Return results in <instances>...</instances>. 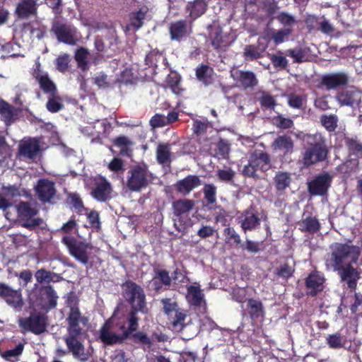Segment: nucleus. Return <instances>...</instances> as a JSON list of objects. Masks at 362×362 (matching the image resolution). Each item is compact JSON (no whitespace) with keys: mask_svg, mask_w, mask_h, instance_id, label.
<instances>
[{"mask_svg":"<svg viewBox=\"0 0 362 362\" xmlns=\"http://www.w3.org/2000/svg\"><path fill=\"white\" fill-rule=\"evenodd\" d=\"M293 272L294 269L292 267L284 264L278 269L276 274L283 279H288L293 275Z\"/></svg>","mask_w":362,"mask_h":362,"instance_id":"69168bd1","label":"nucleus"},{"mask_svg":"<svg viewBox=\"0 0 362 362\" xmlns=\"http://www.w3.org/2000/svg\"><path fill=\"white\" fill-rule=\"evenodd\" d=\"M24 345L19 343L14 349L6 350L1 353V356L6 361L9 362H16L18 361V356L23 353Z\"/></svg>","mask_w":362,"mask_h":362,"instance_id":"4c0bfd02","label":"nucleus"},{"mask_svg":"<svg viewBox=\"0 0 362 362\" xmlns=\"http://www.w3.org/2000/svg\"><path fill=\"white\" fill-rule=\"evenodd\" d=\"M66 321L67 335L64 339L69 351L75 358L81 361H88L89 356L85 352L84 346L79 339L83 333V329L79 324L81 322L85 325L88 318L82 316L79 308H74L69 310Z\"/></svg>","mask_w":362,"mask_h":362,"instance_id":"7ed1b4c3","label":"nucleus"},{"mask_svg":"<svg viewBox=\"0 0 362 362\" xmlns=\"http://www.w3.org/2000/svg\"><path fill=\"white\" fill-rule=\"evenodd\" d=\"M332 177L327 173L319 175L308 183V190L313 195H324L331 185Z\"/></svg>","mask_w":362,"mask_h":362,"instance_id":"dca6fc26","label":"nucleus"},{"mask_svg":"<svg viewBox=\"0 0 362 362\" xmlns=\"http://www.w3.org/2000/svg\"><path fill=\"white\" fill-rule=\"evenodd\" d=\"M149 125L153 129L168 126L166 121H165V116L164 115L159 114V113L155 114L150 119Z\"/></svg>","mask_w":362,"mask_h":362,"instance_id":"052dcab7","label":"nucleus"},{"mask_svg":"<svg viewBox=\"0 0 362 362\" xmlns=\"http://www.w3.org/2000/svg\"><path fill=\"white\" fill-rule=\"evenodd\" d=\"M230 76L238 86L244 88H252L258 83L255 74L252 71L234 69L231 70Z\"/></svg>","mask_w":362,"mask_h":362,"instance_id":"a211bd4d","label":"nucleus"},{"mask_svg":"<svg viewBox=\"0 0 362 362\" xmlns=\"http://www.w3.org/2000/svg\"><path fill=\"white\" fill-rule=\"evenodd\" d=\"M274 123L281 129H289L293 125V122L291 119L285 118L281 115L274 118Z\"/></svg>","mask_w":362,"mask_h":362,"instance_id":"338daca9","label":"nucleus"},{"mask_svg":"<svg viewBox=\"0 0 362 362\" xmlns=\"http://www.w3.org/2000/svg\"><path fill=\"white\" fill-rule=\"evenodd\" d=\"M18 218L23 223L21 226L30 230L40 226L43 221L41 218H34L38 214V209L32 206L28 202L21 201L16 206Z\"/></svg>","mask_w":362,"mask_h":362,"instance_id":"0eeeda50","label":"nucleus"},{"mask_svg":"<svg viewBox=\"0 0 362 362\" xmlns=\"http://www.w3.org/2000/svg\"><path fill=\"white\" fill-rule=\"evenodd\" d=\"M156 160L162 165H169L171 163V145L169 144H159L156 151Z\"/></svg>","mask_w":362,"mask_h":362,"instance_id":"bb28decb","label":"nucleus"},{"mask_svg":"<svg viewBox=\"0 0 362 362\" xmlns=\"http://www.w3.org/2000/svg\"><path fill=\"white\" fill-rule=\"evenodd\" d=\"M105 40L108 42V49L112 52L107 54V57H111L119 52L118 45L120 41L115 29H110L107 31L104 36Z\"/></svg>","mask_w":362,"mask_h":362,"instance_id":"473e14b6","label":"nucleus"},{"mask_svg":"<svg viewBox=\"0 0 362 362\" xmlns=\"http://www.w3.org/2000/svg\"><path fill=\"white\" fill-rule=\"evenodd\" d=\"M349 82V76L343 71L332 72L321 77L320 84L327 90L336 89L346 86Z\"/></svg>","mask_w":362,"mask_h":362,"instance_id":"2eb2a0df","label":"nucleus"},{"mask_svg":"<svg viewBox=\"0 0 362 362\" xmlns=\"http://www.w3.org/2000/svg\"><path fill=\"white\" fill-rule=\"evenodd\" d=\"M58 296L52 286H42L38 289L35 303L40 310L48 312L57 305Z\"/></svg>","mask_w":362,"mask_h":362,"instance_id":"9d476101","label":"nucleus"},{"mask_svg":"<svg viewBox=\"0 0 362 362\" xmlns=\"http://www.w3.org/2000/svg\"><path fill=\"white\" fill-rule=\"evenodd\" d=\"M168 86L170 88L173 93L176 95H180L181 93L180 87V77L175 75L174 76L169 75L167 79Z\"/></svg>","mask_w":362,"mask_h":362,"instance_id":"13d9d810","label":"nucleus"},{"mask_svg":"<svg viewBox=\"0 0 362 362\" xmlns=\"http://www.w3.org/2000/svg\"><path fill=\"white\" fill-rule=\"evenodd\" d=\"M324 277L318 272L311 273L305 280L306 288L310 295L315 296L323 290Z\"/></svg>","mask_w":362,"mask_h":362,"instance_id":"aec40b11","label":"nucleus"},{"mask_svg":"<svg viewBox=\"0 0 362 362\" xmlns=\"http://www.w3.org/2000/svg\"><path fill=\"white\" fill-rule=\"evenodd\" d=\"M37 199L42 203H51L57 190L54 182L47 179H40L35 187Z\"/></svg>","mask_w":362,"mask_h":362,"instance_id":"4468645a","label":"nucleus"},{"mask_svg":"<svg viewBox=\"0 0 362 362\" xmlns=\"http://www.w3.org/2000/svg\"><path fill=\"white\" fill-rule=\"evenodd\" d=\"M341 106L354 107L361 102V93L357 88L351 87L339 92L335 96Z\"/></svg>","mask_w":362,"mask_h":362,"instance_id":"f3484780","label":"nucleus"},{"mask_svg":"<svg viewBox=\"0 0 362 362\" xmlns=\"http://www.w3.org/2000/svg\"><path fill=\"white\" fill-rule=\"evenodd\" d=\"M64 104L62 103L60 97L57 96H49L48 100L46 103V108L52 113L58 112L64 108Z\"/></svg>","mask_w":362,"mask_h":362,"instance_id":"a19ab883","label":"nucleus"},{"mask_svg":"<svg viewBox=\"0 0 362 362\" xmlns=\"http://www.w3.org/2000/svg\"><path fill=\"white\" fill-rule=\"evenodd\" d=\"M250 158L257 171L266 172L270 168V158L267 153L255 151L252 154Z\"/></svg>","mask_w":362,"mask_h":362,"instance_id":"b1692460","label":"nucleus"},{"mask_svg":"<svg viewBox=\"0 0 362 362\" xmlns=\"http://www.w3.org/2000/svg\"><path fill=\"white\" fill-rule=\"evenodd\" d=\"M40 151V139L38 137L23 139L18 146V156L23 158L33 160Z\"/></svg>","mask_w":362,"mask_h":362,"instance_id":"ddd939ff","label":"nucleus"},{"mask_svg":"<svg viewBox=\"0 0 362 362\" xmlns=\"http://www.w3.org/2000/svg\"><path fill=\"white\" fill-rule=\"evenodd\" d=\"M345 341V338L338 333L329 334L326 338V342L328 346L330 348L334 349L341 348L344 346Z\"/></svg>","mask_w":362,"mask_h":362,"instance_id":"37998d69","label":"nucleus"},{"mask_svg":"<svg viewBox=\"0 0 362 362\" xmlns=\"http://www.w3.org/2000/svg\"><path fill=\"white\" fill-rule=\"evenodd\" d=\"M346 144L351 154L356 156H361L362 155V144L357 141L347 139L346 140Z\"/></svg>","mask_w":362,"mask_h":362,"instance_id":"6e6d98bb","label":"nucleus"},{"mask_svg":"<svg viewBox=\"0 0 362 362\" xmlns=\"http://www.w3.org/2000/svg\"><path fill=\"white\" fill-rule=\"evenodd\" d=\"M182 284L185 285L187 293L185 298L191 306L202 308L204 311L206 310V301L204 294L201 289V286L197 282H191L187 276H182Z\"/></svg>","mask_w":362,"mask_h":362,"instance_id":"6e6552de","label":"nucleus"},{"mask_svg":"<svg viewBox=\"0 0 362 362\" xmlns=\"http://www.w3.org/2000/svg\"><path fill=\"white\" fill-rule=\"evenodd\" d=\"M258 100L262 107L265 108H274L276 105V99L269 93L266 91H259L258 93Z\"/></svg>","mask_w":362,"mask_h":362,"instance_id":"ea45409f","label":"nucleus"},{"mask_svg":"<svg viewBox=\"0 0 362 362\" xmlns=\"http://www.w3.org/2000/svg\"><path fill=\"white\" fill-rule=\"evenodd\" d=\"M206 5L203 0H196L194 2L189 3L186 8L187 12L189 13L190 21L194 20L206 11Z\"/></svg>","mask_w":362,"mask_h":362,"instance_id":"2f4dec72","label":"nucleus"},{"mask_svg":"<svg viewBox=\"0 0 362 362\" xmlns=\"http://www.w3.org/2000/svg\"><path fill=\"white\" fill-rule=\"evenodd\" d=\"M37 83L41 90L48 96H56L57 88L56 84L49 76L47 72L43 76L37 77Z\"/></svg>","mask_w":362,"mask_h":362,"instance_id":"a878e982","label":"nucleus"},{"mask_svg":"<svg viewBox=\"0 0 362 362\" xmlns=\"http://www.w3.org/2000/svg\"><path fill=\"white\" fill-rule=\"evenodd\" d=\"M300 229L310 233H315L320 229V224L315 217L309 216L299 223Z\"/></svg>","mask_w":362,"mask_h":362,"instance_id":"e433bc0d","label":"nucleus"},{"mask_svg":"<svg viewBox=\"0 0 362 362\" xmlns=\"http://www.w3.org/2000/svg\"><path fill=\"white\" fill-rule=\"evenodd\" d=\"M16 108L3 99H0L1 119L6 126H10L15 121Z\"/></svg>","mask_w":362,"mask_h":362,"instance_id":"393cba45","label":"nucleus"},{"mask_svg":"<svg viewBox=\"0 0 362 362\" xmlns=\"http://www.w3.org/2000/svg\"><path fill=\"white\" fill-rule=\"evenodd\" d=\"M128 339H132L135 343H139L143 345H151V341L148 335L143 332H133Z\"/></svg>","mask_w":362,"mask_h":362,"instance_id":"680f3d73","label":"nucleus"},{"mask_svg":"<svg viewBox=\"0 0 362 362\" xmlns=\"http://www.w3.org/2000/svg\"><path fill=\"white\" fill-rule=\"evenodd\" d=\"M216 175L219 180L228 182L233 179L235 176V171L229 167H224L222 169L218 170Z\"/></svg>","mask_w":362,"mask_h":362,"instance_id":"e2e57ef3","label":"nucleus"},{"mask_svg":"<svg viewBox=\"0 0 362 362\" xmlns=\"http://www.w3.org/2000/svg\"><path fill=\"white\" fill-rule=\"evenodd\" d=\"M70 62L71 59L68 54L59 55L54 62L56 69L62 73L66 72L68 70Z\"/></svg>","mask_w":362,"mask_h":362,"instance_id":"a18cd8bd","label":"nucleus"},{"mask_svg":"<svg viewBox=\"0 0 362 362\" xmlns=\"http://www.w3.org/2000/svg\"><path fill=\"white\" fill-rule=\"evenodd\" d=\"M213 69L206 65H202L197 69L196 76L199 81L206 85L211 83L213 81Z\"/></svg>","mask_w":362,"mask_h":362,"instance_id":"c9c22d12","label":"nucleus"},{"mask_svg":"<svg viewBox=\"0 0 362 362\" xmlns=\"http://www.w3.org/2000/svg\"><path fill=\"white\" fill-rule=\"evenodd\" d=\"M49 275H51L50 271H47L43 268L37 269L34 275L37 281V284H35V286L36 287L37 284H47L49 285Z\"/></svg>","mask_w":362,"mask_h":362,"instance_id":"bf43d9fd","label":"nucleus"},{"mask_svg":"<svg viewBox=\"0 0 362 362\" xmlns=\"http://www.w3.org/2000/svg\"><path fill=\"white\" fill-rule=\"evenodd\" d=\"M47 316L42 313H35L21 320L20 325L24 329L36 335L44 333L47 327Z\"/></svg>","mask_w":362,"mask_h":362,"instance_id":"9b49d317","label":"nucleus"},{"mask_svg":"<svg viewBox=\"0 0 362 362\" xmlns=\"http://www.w3.org/2000/svg\"><path fill=\"white\" fill-rule=\"evenodd\" d=\"M37 10V4L21 1L16 6V13L20 18H28L30 16L36 15Z\"/></svg>","mask_w":362,"mask_h":362,"instance_id":"c85d7f7f","label":"nucleus"},{"mask_svg":"<svg viewBox=\"0 0 362 362\" xmlns=\"http://www.w3.org/2000/svg\"><path fill=\"white\" fill-rule=\"evenodd\" d=\"M230 151L229 144L224 140H220L216 144V156L218 158H227Z\"/></svg>","mask_w":362,"mask_h":362,"instance_id":"603ef678","label":"nucleus"},{"mask_svg":"<svg viewBox=\"0 0 362 362\" xmlns=\"http://www.w3.org/2000/svg\"><path fill=\"white\" fill-rule=\"evenodd\" d=\"M89 52L88 49L81 47L78 48L75 52L74 58L77 63V66L83 71H86L88 69V62L87 61Z\"/></svg>","mask_w":362,"mask_h":362,"instance_id":"f704fd0d","label":"nucleus"},{"mask_svg":"<svg viewBox=\"0 0 362 362\" xmlns=\"http://www.w3.org/2000/svg\"><path fill=\"white\" fill-rule=\"evenodd\" d=\"M306 143L308 147L305 148L303 155L304 165L310 166L326 159L328 151L325 140L320 134L308 135Z\"/></svg>","mask_w":362,"mask_h":362,"instance_id":"20e7f679","label":"nucleus"},{"mask_svg":"<svg viewBox=\"0 0 362 362\" xmlns=\"http://www.w3.org/2000/svg\"><path fill=\"white\" fill-rule=\"evenodd\" d=\"M241 228L245 231L253 230L260 224V219L253 209L243 211L237 218Z\"/></svg>","mask_w":362,"mask_h":362,"instance_id":"6ab92c4d","label":"nucleus"},{"mask_svg":"<svg viewBox=\"0 0 362 362\" xmlns=\"http://www.w3.org/2000/svg\"><path fill=\"white\" fill-rule=\"evenodd\" d=\"M201 182L198 176L189 175L182 180V190L190 192L196 187L200 185Z\"/></svg>","mask_w":362,"mask_h":362,"instance_id":"49530a36","label":"nucleus"},{"mask_svg":"<svg viewBox=\"0 0 362 362\" xmlns=\"http://www.w3.org/2000/svg\"><path fill=\"white\" fill-rule=\"evenodd\" d=\"M155 277L158 279L165 286H169L171 284V279L168 271L162 269L156 272Z\"/></svg>","mask_w":362,"mask_h":362,"instance_id":"774afa93","label":"nucleus"},{"mask_svg":"<svg viewBox=\"0 0 362 362\" xmlns=\"http://www.w3.org/2000/svg\"><path fill=\"white\" fill-rule=\"evenodd\" d=\"M6 303L14 309L20 310L23 306L22 296L20 291L11 288L6 297L3 298Z\"/></svg>","mask_w":362,"mask_h":362,"instance_id":"72a5a7b5","label":"nucleus"},{"mask_svg":"<svg viewBox=\"0 0 362 362\" xmlns=\"http://www.w3.org/2000/svg\"><path fill=\"white\" fill-rule=\"evenodd\" d=\"M360 255L358 246L350 243H332L329 246V252L325 257L326 269L337 272L341 280L346 281L350 288H355L358 274L352 264L357 262Z\"/></svg>","mask_w":362,"mask_h":362,"instance_id":"f03ea898","label":"nucleus"},{"mask_svg":"<svg viewBox=\"0 0 362 362\" xmlns=\"http://www.w3.org/2000/svg\"><path fill=\"white\" fill-rule=\"evenodd\" d=\"M223 234L226 236V242L231 245H239L241 243L240 235L233 228L228 227L224 229Z\"/></svg>","mask_w":362,"mask_h":362,"instance_id":"c03bdc74","label":"nucleus"},{"mask_svg":"<svg viewBox=\"0 0 362 362\" xmlns=\"http://www.w3.org/2000/svg\"><path fill=\"white\" fill-rule=\"evenodd\" d=\"M308 49L306 48H298L294 49L288 50V54L291 56L296 62H302L308 60L307 55Z\"/></svg>","mask_w":362,"mask_h":362,"instance_id":"de8ad7c7","label":"nucleus"},{"mask_svg":"<svg viewBox=\"0 0 362 362\" xmlns=\"http://www.w3.org/2000/svg\"><path fill=\"white\" fill-rule=\"evenodd\" d=\"M148 8L146 6L141 7L138 11L131 13L129 16L130 25L135 30H139L144 25Z\"/></svg>","mask_w":362,"mask_h":362,"instance_id":"c756f323","label":"nucleus"},{"mask_svg":"<svg viewBox=\"0 0 362 362\" xmlns=\"http://www.w3.org/2000/svg\"><path fill=\"white\" fill-rule=\"evenodd\" d=\"M15 276L18 279L19 284L23 287H26L33 279V272L30 269H23L19 273H16Z\"/></svg>","mask_w":362,"mask_h":362,"instance_id":"4d7b16f0","label":"nucleus"},{"mask_svg":"<svg viewBox=\"0 0 362 362\" xmlns=\"http://www.w3.org/2000/svg\"><path fill=\"white\" fill-rule=\"evenodd\" d=\"M173 210L174 226L178 231H181V199L173 202Z\"/></svg>","mask_w":362,"mask_h":362,"instance_id":"09e8293b","label":"nucleus"},{"mask_svg":"<svg viewBox=\"0 0 362 362\" xmlns=\"http://www.w3.org/2000/svg\"><path fill=\"white\" fill-rule=\"evenodd\" d=\"M337 117L336 115H323L321 117V122L323 127L329 132L334 131L337 127Z\"/></svg>","mask_w":362,"mask_h":362,"instance_id":"8fccbe9b","label":"nucleus"},{"mask_svg":"<svg viewBox=\"0 0 362 362\" xmlns=\"http://www.w3.org/2000/svg\"><path fill=\"white\" fill-rule=\"evenodd\" d=\"M161 303L163 305L164 313L169 317L175 315L174 320L172 321V324L174 326L181 322V312L178 310V305L176 302H174L170 298H163Z\"/></svg>","mask_w":362,"mask_h":362,"instance_id":"5701e85b","label":"nucleus"},{"mask_svg":"<svg viewBox=\"0 0 362 362\" xmlns=\"http://www.w3.org/2000/svg\"><path fill=\"white\" fill-rule=\"evenodd\" d=\"M114 146L120 148L119 154L122 156L130 157L132 154V149L130 148L133 142L127 136L121 135L112 140Z\"/></svg>","mask_w":362,"mask_h":362,"instance_id":"cd10ccee","label":"nucleus"},{"mask_svg":"<svg viewBox=\"0 0 362 362\" xmlns=\"http://www.w3.org/2000/svg\"><path fill=\"white\" fill-rule=\"evenodd\" d=\"M358 165L357 160H349L337 167V170L341 173L350 174L355 171Z\"/></svg>","mask_w":362,"mask_h":362,"instance_id":"0e129e2a","label":"nucleus"},{"mask_svg":"<svg viewBox=\"0 0 362 362\" xmlns=\"http://www.w3.org/2000/svg\"><path fill=\"white\" fill-rule=\"evenodd\" d=\"M62 242L67 247L69 255L76 260L84 265L89 262L88 250H91L93 247L90 243L70 235L64 236Z\"/></svg>","mask_w":362,"mask_h":362,"instance_id":"39448f33","label":"nucleus"},{"mask_svg":"<svg viewBox=\"0 0 362 362\" xmlns=\"http://www.w3.org/2000/svg\"><path fill=\"white\" fill-rule=\"evenodd\" d=\"M52 32L60 42L69 45H74L76 42V29L71 25L56 22L52 25Z\"/></svg>","mask_w":362,"mask_h":362,"instance_id":"f8f14e48","label":"nucleus"},{"mask_svg":"<svg viewBox=\"0 0 362 362\" xmlns=\"http://www.w3.org/2000/svg\"><path fill=\"white\" fill-rule=\"evenodd\" d=\"M127 187L132 192H140L151 182V173L146 164L136 165L128 172Z\"/></svg>","mask_w":362,"mask_h":362,"instance_id":"423d86ee","label":"nucleus"},{"mask_svg":"<svg viewBox=\"0 0 362 362\" xmlns=\"http://www.w3.org/2000/svg\"><path fill=\"white\" fill-rule=\"evenodd\" d=\"M122 296L130 305L124 315L122 303L115 308L112 315L105 321L99 330V339L106 346L123 344L139 327V313H148L146 297L144 288L132 280L125 281L121 286Z\"/></svg>","mask_w":362,"mask_h":362,"instance_id":"f257e3e1","label":"nucleus"},{"mask_svg":"<svg viewBox=\"0 0 362 362\" xmlns=\"http://www.w3.org/2000/svg\"><path fill=\"white\" fill-rule=\"evenodd\" d=\"M293 146L292 139L286 135L277 136L272 144V148L274 151L281 152L284 155L291 153Z\"/></svg>","mask_w":362,"mask_h":362,"instance_id":"412c9836","label":"nucleus"},{"mask_svg":"<svg viewBox=\"0 0 362 362\" xmlns=\"http://www.w3.org/2000/svg\"><path fill=\"white\" fill-rule=\"evenodd\" d=\"M248 307L252 318H258L264 315L263 305L261 301L255 299H249Z\"/></svg>","mask_w":362,"mask_h":362,"instance_id":"58836bf2","label":"nucleus"},{"mask_svg":"<svg viewBox=\"0 0 362 362\" xmlns=\"http://www.w3.org/2000/svg\"><path fill=\"white\" fill-rule=\"evenodd\" d=\"M90 195L100 202H106L112 198V188L110 182L104 177H95L89 185Z\"/></svg>","mask_w":362,"mask_h":362,"instance_id":"1a4fd4ad","label":"nucleus"},{"mask_svg":"<svg viewBox=\"0 0 362 362\" xmlns=\"http://www.w3.org/2000/svg\"><path fill=\"white\" fill-rule=\"evenodd\" d=\"M204 198L209 204H214L216 200V187L213 184H207L203 188Z\"/></svg>","mask_w":362,"mask_h":362,"instance_id":"5fc2aeb1","label":"nucleus"},{"mask_svg":"<svg viewBox=\"0 0 362 362\" xmlns=\"http://www.w3.org/2000/svg\"><path fill=\"white\" fill-rule=\"evenodd\" d=\"M292 177L288 172L278 171L273 177L274 186L279 194H282L286 188L290 186Z\"/></svg>","mask_w":362,"mask_h":362,"instance_id":"4be33fe9","label":"nucleus"},{"mask_svg":"<svg viewBox=\"0 0 362 362\" xmlns=\"http://www.w3.org/2000/svg\"><path fill=\"white\" fill-rule=\"evenodd\" d=\"M291 33L290 28H284L274 31L272 34V38L276 45L282 43Z\"/></svg>","mask_w":362,"mask_h":362,"instance_id":"864d4df0","label":"nucleus"},{"mask_svg":"<svg viewBox=\"0 0 362 362\" xmlns=\"http://www.w3.org/2000/svg\"><path fill=\"white\" fill-rule=\"evenodd\" d=\"M162 57V54L157 49L151 50L145 57V64L149 67H157L158 60Z\"/></svg>","mask_w":362,"mask_h":362,"instance_id":"3c124183","label":"nucleus"},{"mask_svg":"<svg viewBox=\"0 0 362 362\" xmlns=\"http://www.w3.org/2000/svg\"><path fill=\"white\" fill-rule=\"evenodd\" d=\"M67 201L78 214L85 209L83 202L78 193H69L67 196Z\"/></svg>","mask_w":362,"mask_h":362,"instance_id":"79ce46f5","label":"nucleus"},{"mask_svg":"<svg viewBox=\"0 0 362 362\" xmlns=\"http://www.w3.org/2000/svg\"><path fill=\"white\" fill-rule=\"evenodd\" d=\"M266 46H261L260 44L255 45H246L244 52L243 56L247 60H254L259 59L263 56L264 52H265Z\"/></svg>","mask_w":362,"mask_h":362,"instance_id":"7c9ffc66","label":"nucleus"}]
</instances>
